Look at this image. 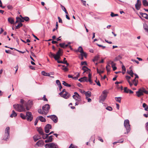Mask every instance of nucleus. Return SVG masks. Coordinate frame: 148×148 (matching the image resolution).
I'll use <instances>...</instances> for the list:
<instances>
[{"label": "nucleus", "instance_id": "b1692460", "mask_svg": "<svg viewBox=\"0 0 148 148\" xmlns=\"http://www.w3.org/2000/svg\"><path fill=\"white\" fill-rule=\"evenodd\" d=\"M127 73H128L130 75V76L132 77H133L134 76V74L133 71H132V70H131L130 71H127Z\"/></svg>", "mask_w": 148, "mask_h": 148}, {"label": "nucleus", "instance_id": "7c9ffc66", "mask_svg": "<svg viewBox=\"0 0 148 148\" xmlns=\"http://www.w3.org/2000/svg\"><path fill=\"white\" fill-rule=\"evenodd\" d=\"M122 57L120 55H119L118 56L116 57L114 59V61H118Z\"/></svg>", "mask_w": 148, "mask_h": 148}, {"label": "nucleus", "instance_id": "8fccbe9b", "mask_svg": "<svg viewBox=\"0 0 148 148\" xmlns=\"http://www.w3.org/2000/svg\"><path fill=\"white\" fill-rule=\"evenodd\" d=\"M129 89L127 87H125L124 88V92H125L128 93H129Z\"/></svg>", "mask_w": 148, "mask_h": 148}, {"label": "nucleus", "instance_id": "f8f14e48", "mask_svg": "<svg viewBox=\"0 0 148 148\" xmlns=\"http://www.w3.org/2000/svg\"><path fill=\"white\" fill-rule=\"evenodd\" d=\"M62 50L60 48L59 49L58 51L57 52L56 56L58 58V60L60 58V56L63 53V52L61 51Z\"/></svg>", "mask_w": 148, "mask_h": 148}, {"label": "nucleus", "instance_id": "c03bdc74", "mask_svg": "<svg viewBox=\"0 0 148 148\" xmlns=\"http://www.w3.org/2000/svg\"><path fill=\"white\" fill-rule=\"evenodd\" d=\"M141 89L143 93L144 92L146 94H148V91L146 90L144 88H141Z\"/></svg>", "mask_w": 148, "mask_h": 148}, {"label": "nucleus", "instance_id": "e2e57ef3", "mask_svg": "<svg viewBox=\"0 0 148 148\" xmlns=\"http://www.w3.org/2000/svg\"><path fill=\"white\" fill-rule=\"evenodd\" d=\"M126 78L128 82V81H130L129 79L131 78V77L130 76L127 75L126 76Z\"/></svg>", "mask_w": 148, "mask_h": 148}, {"label": "nucleus", "instance_id": "680f3d73", "mask_svg": "<svg viewBox=\"0 0 148 148\" xmlns=\"http://www.w3.org/2000/svg\"><path fill=\"white\" fill-rule=\"evenodd\" d=\"M7 8L8 9L11 10L13 8L12 6L10 5H9L7 6Z\"/></svg>", "mask_w": 148, "mask_h": 148}, {"label": "nucleus", "instance_id": "6e6552de", "mask_svg": "<svg viewBox=\"0 0 148 148\" xmlns=\"http://www.w3.org/2000/svg\"><path fill=\"white\" fill-rule=\"evenodd\" d=\"M141 5V1L140 0H137V3L135 4V7L137 10H139L140 8Z\"/></svg>", "mask_w": 148, "mask_h": 148}, {"label": "nucleus", "instance_id": "0e129e2a", "mask_svg": "<svg viewBox=\"0 0 148 148\" xmlns=\"http://www.w3.org/2000/svg\"><path fill=\"white\" fill-rule=\"evenodd\" d=\"M38 117L36 119L35 122H34V125H36L38 122Z\"/></svg>", "mask_w": 148, "mask_h": 148}, {"label": "nucleus", "instance_id": "f704fd0d", "mask_svg": "<svg viewBox=\"0 0 148 148\" xmlns=\"http://www.w3.org/2000/svg\"><path fill=\"white\" fill-rule=\"evenodd\" d=\"M99 55L96 56L94 57V58L92 60L93 62L97 61L99 59Z\"/></svg>", "mask_w": 148, "mask_h": 148}, {"label": "nucleus", "instance_id": "0eeeda50", "mask_svg": "<svg viewBox=\"0 0 148 148\" xmlns=\"http://www.w3.org/2000/svg\"><path fill=\"white\" fill-rule=\"evenodd\" d=\"M51 125L49 124H47L44 128L45 132L47 133H48L49 132V130L51 129Z\"/></svg>", "mask_w": 148, "mask_h": 148}, {"label": "nucleus", "instance_id": "052dcab7", "mask_svg": "<svg viewBox=\"0 0 148 148\" xmlns=\"http://www.w3.org/2000/svg\"><path fill=\"white\" fill-rule=\"evenodd\" d=\"M87 62L86 61L82 62H81V65H87Z\"/></svg>", "mask_w": 148, "mask_h": 148}, {"label": "nucleus", "instance_id": "a878e982", "mask_svg": "<svg viewBox=\"0 0 148 148\" xmlns=\"http://www.w3.org/2000/svg\"><path fill=\"white\" fill-rule=\"evenodd\" d=\"M52 145L51 143L46 144L45 145V147L46 148H51V147Z\"/></svg>", "mask_w": 148, "mask_h": 148}, {"label": "nucleus", "instance_id": "f03ea898", "mask_svg": "<svg viewBox=\"0 0 148 148\" xmlns=\"http://www.w3.org/2000/svg\"><path fill=\"white\" fill-rule=\"evenodd\" d=\"M10 127H7L5 130V134L3 136V140L7 141L10 138Z\"/></svg>", "mask_w": 148, "mask_h": 148}, {"label": "nucleus", "instance_id": "79ce46f5", "mask_svg": "<svg viewBox=\"0 0 148 148\" xmlns=\"http://www.w3.org/2000/svg\"><path fill=\"white\" fill-rule=\"evenodd\" d=\"M143 17L145 18L146 19H148V15L146 13H143Z\"/></svg>", "mask_w": 148, "mask_h": 148}, {"label": "nucleus", "instance_id": "cd10ccee", "mask_svg": "<svg viewBox=\"0 0 148 148\" xmlns=\"http://www.w3.org/2000/svg\"><path fill=\"white\" fill-rule=\"evenodd\" d=\"M143 4L145 6H148V2L147 0H143Z\"/></svg>", "mask_w": 148, "mask_h": 148}, {"label": "nucleus", "instance_id": "58836bf2", "mask_svg": "<svg viewBox=\"0 0 148 148\" xmlns=\"http://www.w3.org/2000/svg\"><path fill=\"white\" fill-rule=\"evenodd\" d=\"M78 51L79 52H80L81 53H82L83 52V49L82 48V47L81 46H79L78 49Z\"/></svg>", "mask_w": 148, "mask_h": 148}, {"label": "nucleus", "instance_id": "dca6fc26", "mask_svg": "<svg viewBox=\"0 0 148 148\" xmlns=\"http://www.w3.org/2000/svg\"><path fill=\"white\" fill-rule=\"evenodd\" d=\"M73 97L74 99L75 100L77 101H81L80 99V96L79 95V96H77V95H73Z\"/></svg>", "mask_w": 148, "mask_h": 148}, {"label": "nucleus", "instance_id": "412c9836", "mask_svg": "<svg viewBox=\"0 0 148 148\" xmlns=\"http://www.w3.org/2000/svg\"><path fill=\"white\" fill-rule=\"evenodd\" d=\"M38 119L42 122H45L46 121L45 119L42 116H39Z\"/></svg>", "mask_w": 148, "mask_h": 148}, {"label": "nucleus", "instance_id": "39448f33", "mask_svg": "<svg viewBox=\"0 0 148 148\" xmlns=\"http://www.w3.org/2000/svg\"><path fill=\"white\" fill-rule=\"evenodd\" d=\"M50 108V106L49 104H46L42 106V110L45 112V114H47L49 112Z\"/></svg>", "mask_w": 148, "mask_h": 148}, {"label": "nucleus", "instance_id": "4468645a", "mask_svg": "<svg viewBox=\"0 0 148 148\" xmlns=\"http://www.w3.org/2000/svg\"><path fill=\"white\" fill-rule=\"evenodd\" d=\"M52 137L53 136L51 135L48 138L47 137L45 140V142L48 143L51 142L53 141Z\"/></svg>", "mask_w": 148, "mask_h": 148}, {"label": "nucleus", "instance_id": "aec40b11", "mask_svg": "<svg viewBox=\"0 0 148 148\" xmlns=\"http://www.w3.org/2000/svg\"><path fill=\"white\" fill-rule=\"evenodd\" d=\"M85 94L86 95V99L88 97H90L91 96V92L89 91L85 92Z\"/></svg>", "mask_w": 148, "mask_h": 148}, {"label": "nucleus", "instance_id": "72a5a7b5", "mask_svg": "<svg viewBox=\"0 0 148 148\" xmlns=\"http://www.w3.org/2000/svg\"><path fill=\"white\" fill-rule=\"evenodd\" d=\"M62 82V84L64 85V86L68 87H70L71 86V85L68 84L64 81H63Z\"/></svg>", "mask_w": 148, "mask_h": 148}, {"label": "nucleus", "instance_id": "603ef678", "mask_svg": "<svg viewBox=\"0 0 148 148\" xmlns=\"http://www.w3.org/2000/svg\"><path fill=\"white\" fill-rule=\"evenodd\" d=\"M106 109L110 111H111L112 110V108L110 106H108L106 108Z\"/></svg>", "mask_w": 148, "mask_h": 148}, {"label": "nucleus", "instance_id": "393cba45", "mask_svg": "<svg viewBox=\"0 0 148 148\" xmlns=\"http://www.w3.org/2000/svg\"><path fill=\"white\" fill-rule=\"evenodd\" d=\"M34 141L36 142L40 138V136L38 135H35L34 136Z\"/></svg>", "mask_w": 148, "mask_h": 148}, {"label": "nucleus", "instance_id": "6ab92c4d", "mask_svg": "<svg viewBox=\"0 0 148 148\" xmlns=\"http://www.w3.org/2000/svg\"><path fill=\"white\" fill-rule=\"evenodd\" d=\"M26 103L27 105V106L29 108V109L31 106L32 105L33 102L32 101H29L27 102L26 101Z\"/></svg>", "mask_w": 148, "mask_h": 148}, {"label": "nucleus", "instance_id": "bb28decb", "mask_svg": "<svg viewBox=\"0 0 148 148\" xmlns=\"http://www.w3.org/2000/svg\"><path fill=\"white\" fill-rule=\"evenodd\" d=\"M143 27L145 32L148 33V25L146 24H144Z\"/></svg>", "mask_w": 148, "mask_h": 148}, {"label": "nucleus", "instance_id": "bf43d9fd", "mask_svg": "<svg viewBox=\"0 0 148 148\" xmlns=\"http://www.w3.org/2000/svg\"><path fill=\"white\" fill-rule=\"evenodd\" d=\"M96 45L98 46L99 47H101L103 49H104L106 47L105 46H103L102 45H99V44H97Z\"/></svg>", "mask_w": 148, "mask_h": 148}, {"label": "nucleus", "instance_id": "1a4fd4ad", "mask_svg": "<svg viewBox=\"0 0 148 148\" xmlns=\"http://www.w3.org/2000/svg\"><path fill=\"white\" fill-rule=\"evenodd\" d=\"M50 118L53 120L55 123L58 122V119L56 116L55 115H53L50 116Z\"/></svg>", "mask_w": 148, "mask_h": 148}, {"label": "nucleus", "instance_id": "c756f323", "mask_svg": "<svg viewBox=\"0 0 148 148\" xmlns=\"http://www.w3.org/2000/svg\"><path fill=\"white\" fill-rule=\"evenodd\" d=\"M52 146L51 147V148H58V146L57 144L53 143H51Z\"/></svg>", "mask_w": 148, "mask_h": 148}, {"label": "nucleus", "instance_id": "2eb2a0df", "mask_svg": "<svg viewBox=\"0 0 148 148\" xmlns=\"http://www.w3.org/2000/svg\"><path fill=\"white\" fill-rule=\"evenodd\" d=\"M82 69L84 71L83 73L86 72L90 73V70L85 66H83Z\"/></svg>", "mask_w": 148, "mask_h": 148}, {"label": "nucleus", "instance_id": "37998d69", "mask_svg": "<svg viewBox=\"0 0 148 148\" xmlns=\"http://www.w3.org/2000/svg\"><path fill=\"white\" fill-rule=\"evenodd\" d=\"M38 131L39 133V134H43V130L41 128H39L38 130Z\"/></svg>", "mask_w": 148, "mask_h": 148}, {"label": "nucleus", "instance_id": "4be33fe9", "mask_svg": "<svg viewBox=\"0 0 148 148\" xmlns=\"http://www.w3.org/2000/svg\"><path fill=\"white\" fill-rule=\"evenodd\" d=\"M17 115V114L16 113V112H15V111L14 110H13L12 111V113L11 114V115H10V116L12 118L13 117H16Z\"/></svg>", "mask_w": 148, "mask_h": 148}, {"label": "nucleus", "instance_id": "2f4dec72", "mask_svg": "<svg viewBox=\"0 0 148 148\" xmlns=\"http://www.w3.org/2000/svg\"><path fill=\"white\" fill-rule=\"evenodd\" d=\"M41 135H42V138L44 139H46L49 136V134H44V133H43V134H42Z\"/></svg>", "mask_w": 148, "mask_h": 148}, {"label": "nucleus", "instance_id": "7ed1b4c3", "mask_svg": "<svg viewBox=\"0 0 148 148\" xmlns=\"http://www.w3.org/2000/svg\"><path fill=\"white\" fill-rule=\"evenodd\" d=\"M124 126L126 130V133H128L130 130V125L129 123V121L128 119L125 120L124 124ZM126 133L125 132V134H126Z\"/></svg>", "mask_w": 148, "mask_h": 148}, {"label": "nucleus", "instance_id": "ddd939ff", "mask_svg": "<svg viewBox=\"0 0 148 148\" xmlns=\"http://www.w3.org/2000/svg\"><path fill=\"white\" fill-rule=\"evenodd\" d=\"M44 144V142L43 140H40L38 141L36 143V145L38 147H42Z\"/></svg>", "mask_w": 148, "mask_h": 148}, {"label": "nucleus", "instance_id": "473e14b6", "mask_svg": "<svg viewBox=\"0 0 148 148\" xmlns=\"http://www.w3.org/2000/svg\"><path fill=\"white\" fill-rule=\"evenodd\" d=\"M8 22L11 24H13L14 23V21L11 18H9L8 19Z\"/></svg>", "mask_w": 148, "mask_h": 148}, {"label": "nucleus", "instance_id": "6e6d98bb", "mask_svg": "<svg viewBox=\"0 0 148 148\" xmlns=\"http://www.w3.org/2000/svg\"><path fill=\"white\" fill-rule=\"evenodd\" d=\"M56 83L58 86L61 85V84L60 81L58 80H57L56 81Z\"/></svg>", "mask_w": 148, "mask_h": 148}, {"label": "nucleus", "instance_id": "4d7b16f0", "mask_svg": "<svg viewBox=\"0 0 148 148\" xmlns=\"http://www.w3.org/2000/svg\"><path fill=\"white\" fill-rule=\"evenodd\" d=\"M23 19L26 21H29V18L28 17L26 16L24 17Z\"/></svg>", "mask_w": 148, "mask_h": 148}, {"label": "nucleus", "instance_id": "f3484780", "mask_svg": "<svg viewBox=\"0 0 148 148\" xmlns=\"http://www.w3.org/2000/svg\"><path fill=\"white\" fill-rule=\"evenodd\" d=\"M78 80L81 82H88V80L87 79V77L85 76L82 77L78 79Z\"/></svg>", "mask_w": 148, "mask_h": 148}, {"label": "nucleus", "instance_id": "13d9d810", "mask_svg": "<svg viewBox=\"0 0 148 148\" xmlns=\"http://www.w3.org/2000/svg\"><path fill=\"white\" fill-rule=\"evenodd\" d=\"M80 0L82 2V3L83 5L85 6H86V1H84L83 0Z\"/></svg>", "mask_w": 148, "mask_h": 148}, {"label": "nucleus", "instance_id": "de8ad7c7", "mask_svg": "<svg viewBox=\"0 0 148 148\" xmlns=\"http://www.w3.org/2000/svg\"><path fill=\"white\" fill-rule=\"evenodd\" d=\"M110 15L112 17H113L114 16H118V14H114L113 12H112L111 13Z\"/></svg>", "mask_w": 148, "mask_h": 148}, {"label": "nucleus", "instance_id": "c85d7f7f", "mask_svg": "<svg viewBox=\"0 0 148 148\" xmlns=\"http://www.w3.org/2000/svg\"><path fill=\"white\" fill-rule=\"evenodd\" d=\"M20 116L22 119L24 120L26 119V115H25L22 113L20 114Z\"/></svg>", "mask_w": 148, "mask_h": 148}, {"label": "nucleus", "instance_id": "338daca9", "mask_svg": "<svg viewBox=\"0 0 148 148\" xmlns=\"http://www.w3.org/2000/svg\"><path fill=\"white\" fill-rule=\"evenodd\" d=\"M62 70H63L65 72L67 71H68V68L66 67H65L64 68L62 69Z\"/></svg>", "mask_w": 148, "mask_h": 148}, {"label": "nucleus", "instance_id": "c9c22d12", "mask_svg": "<svg viewBox=\"0 0 148 148\" xmlns=\"http://www.w3.org/2000/svg\"><path fill=\"white\" fill-rule=\"evenodd\" d=\"M116 100L118 102L120 103L121 102V97H115Z\"/></svg>", "mask_w": 148, "mask_h": 148}, {"label": "nucleus", "instance_id": "09e8293b", "mask_svg": "<svg viewBox=\"0 0 148 148\" xmlns=\"http://www.w3.org/2000/svg\"><path fill=\"white\" fill-rule=\"evenodd\" d=\"M16 18L17 20L18 19L19 20V21H20V23L23 22L24 21V20L23 19H21L19 17H16Z\"/></svg>", "mask_w": 148, "mask_h": 148}, {"label": "nucleus", "instance_id": "a18cd8bd", "mask_svg": "<svg viewBox=\"0 0 148 148\" xmlns=\"http://www.w3.org/2000/svg\"><path fill=\"white\" fill-rule=\"evenodd\" d=\"M65 45V43H60V44L59 45V46L63 48H65V47L64 46Z\"/></svg>", "mask_w": 148, "mask_h": 148}, {"label": "nucleus", "instance_id": "5701e85b", "mask_svg": "<svg viewBox=\"0 0 148 148\" xmlns=\"http://www.w3.org/2000/svg\"><path fill=\"white\" fill-rule=\"evenodd\" d=\"M132 82L135 86H136L138 83V80L136 79H134L132 80Z\"/></svg>", "mask_w": 148, "mask_h": 148}, {"label": "nucleus", "instance_id": "3c124183", "mask_svg": "<svg viewBox=\"0 0 148 148\" xmlns=\"http://www.w3.org/2000/svg\"><path fill=\"white\" fill-rule=\"evenodd\" d=\"M81 55L82 56H84L85 57H86L87 56V54L86 53L84 52V51L82 53H81Z\"/></svg>", "mask_w": 148, "mask_h": 148}, {"label": "nucleus", "instance_id": "774afa93", "mask_svg": "<svg viewBox=\"0 0 148 148\" xmlns=\"http://www.w3.org/2000/svg\"><path fill=\"white\" fill-rule=\"evenodd\" d=\"M58 18L59 20V22L60 23H62V20L60 18V17L58 16Z\"/></svg>", "mask_w": 148, "mask_h": 148}, {"label": "nucleus", "instance_id": "9b49d317", "mask_svg": "<svg viewBox=\"0 0 148 148\" xmlns=\"http://www.w3.org/2000/svg\"><path fill=\"white\" fill-rule=\"evenodd\" d=\"M136 95L138 97H140L141 96L143 95V93L142 91L141 88L138 89V91L136 92Z\"/></svg>", "mask_w": 148, "mask_h": 148}, {"label": "nucleus", "instance_id": "423d86ee", "mask_svg": "<svg viewBox=\"0 0 148 148\" xmlns=\"http://www.w3.org/2000/svg\"><path fill=\"white\" fill-rule=\"evenodd\" d=\"M108 93V92L106 90H104L103 92V95H101L100 97V101L103 102L104 101L107 96V94Z\"/></svg>", "mask_w": 148, "mask_h": 148}, {"label": "nucleus", "instance_id": "ea45409f", "mask_svg": "<svg viewBox=\"0 0 148 148\" xmlns=\"http://www.w3.org/2000/svg\"><path fill=\"white\" fill-rule=\"evenodd\" d=\"M38 112L39 113H40V114H46L45 112V111H43V110L42 112V110L41 109H39L38 110Z\"/></svg>", "mask_w": 148, "mask_h": 148}, {"label": "nucleus", "instance_id": "5fc2aeb1", "mask_svg": "<svg viewBox=\"0 0 148 148\" xmlns=\"http://www.w3.org/2000/svg\"><path fill=\"white\" fill-rule=\"evenodd\" d=\"M47 73H46L44 71H42V74L44 75V76H47Z\"/></svg>", "mask_w": 148, "mask_h": 148}, {"label": "nucleus", "instance_id": "a211bd4d", "mask_svg": "<svg viewBox=\"0 0 148 148\" xmlns=\"http://www.w3.org/2000/svg\"><path fill=\"white\" fill-rule=\"evenodd\" d=\"M49 56L51 58H54L56 60H58V58L56 56V55L55 54L51 52H50L49 54Z\"/></svg>", "mask_w": 148, "mask_h": 148}, {"label": "nucleus", "instance_id": "69168bd1", "mask_svg": "<svg viewBox=\"0 0 148 148\" xmlns=\"http://www.w3.org/2000/svg\"><path fill=\"white\" fill-rule=\"evenodd\" d=\"M131 61L134 62H135L136 63H137V64H138L139 63V62L138 61L134 59H132L131 60Z\"/></svg>", "mask_w": 148, "mask_h": 148}, {"label": "nucleus", "instance_id": "20e7f679", "mask_svg": "<svg viewBox=\"0 0 148 148\" xmlns=\"http://www.w3.org/2000/svg\"><path fill=\"white\" fill-rule=\"evenodd\" d=\"M26 119L28 121H31L33 119V116L31 112H26Z\"/></svg>", "mask_w": 148, "mask_h": 148}, {"label": "nucleus", "instance_id": "49530a36", "mask_svg": "<svg viewBox=\"0 0 148 148\" xmlns=\"http://www.w3.org/2000/svg\"><path fill=\"white\" fill-rule=\"evenodd\" d=\"M95 82L97 83V85L99 86H100L101 85V84L100 83L99 81L98 80V81L97 80V79L96 78V79L95 80Z\"/></svg>", "mask_w": 148, "mask_h": 148}, {"label": "nucleus", "instance_id": "4c0bfd02", "mask_svg": "<svg viewBox=\"0 0 148 148\" xmlns=\"http://www.w3.org/2000/svg\"><path fill=\"white\" fill-rule=\"evenodd\" d=\"M106 69L108 72L110 71V67L109 64H107L106 67Z\"/></svg>", "mask_w": 148, "mask_h": 148}, {"label": "nucleus", "instance_id": "f257e3e1", "mask_svg": "<svg viewBox=\"0 0 148 148\" xmlns=\"http://www.w3.org/2000/svg\"><path fill=\"white\" fill-rule=\"evenodd\" d=\"M20 103L21 104H16L13 105V107L16 110L19 112H25L26 111L25 107L27 110H29V108L27 106L26 101L21 99L20 100Z\"/></svg>", "mask_w": 148, "mask_h": 148}, {"label": "nucleus", "instance_id": "e433bc0d", "mask_svg": "<svg viewBox=\"0 0 148 148\" xmlns=\"http://www.w3.org/2000/svg\"><path fill=\"white\" fill-rule=\"evenodd\" d=\"M22 26L23 24L21 23H20L17 26H16L15 28L16 29H18Z\"/></svg>", "mask_w": 148, "mask_h": 148}, {"label": "nucleus", "instance_id": "a19ab883", "mask_svg": "<svg viewBox=\"0 0 148 148\" xmlns=\"http://www.w3.org/2000/svg\"><path fill=\"white\" fill-rule=\"evenodd\" d=\"M66 59V58H64L63 61V63L66 64L67 65V66H68L69 65V64L67 62V61L65 60Z\"/></svg>", "mask_w": 148, "mask_h": 148}, {"label": "nucleus", "instance_id": "864d4df0", "mask_svg": "<svg viewBox=\"0 0 148 148\" xmlns=\"http://www.w3.org/2000/svg\"><path fill=\"white\" fill-rule=\"evenodd\" d=\"M69 148H77V147L73 145L72 144H71L70 146L69 147Z\"/></svg>", "mask_w": 148, "mask_h": 148}, {"label": "nucleus", "instance_id": "9d476101", "mask_svg": "<svg viewBox=\"0 0 148 148\" xmlns=\"http://www.w3.org/2000/svg\"><path fill=\"white\" fill-rule=\"evenodd\" d=\"M71 96L70 94L66 91H65V93L63 94L61 97L65 99H67L69 98Z\"/></svg>", "mask_w": 148, "mask_h": 148}]
</instances>
